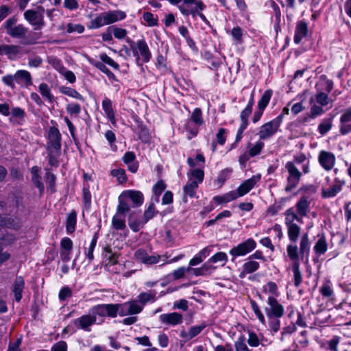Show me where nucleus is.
<instances>
[{
	"instance_id": "1",
	"label": "nucleus",
	"mask_w": 351,
	"mask_h": 351,
	"mask_svg": "<svg viewBox=\"0 0 351 351\" xmlns=\"http://www.w3.org/2000/svg\"><path fill=\"white\" fill-rule=\"evenodd\" d=\"M118 201L117 213L125 214L130 210V206L133 208L141 206L143 204L144 196L139 191L126 190L120 194Z\"/></svg>"
},
{
	"instance_id": "2",
	"label": "nucleus",
	"mask_w": 351,
	"mask_h": 351,
	"mask_svg": "<svg viewBox=\"0 0 351 351\" xmlns=\"http://www.w3.org/2000/svg\"><path fill=\"white\" fill-rule=\"evenodd\" d=\"M17 19L15 17L8 19L4 25L6 34L13 38L22 40L21 43L24 45H31L36 42L27 38L28 28L23 24L16 25Z\"/></svg>"
},
{
	"instance_id": "3",
	"label": "nucleus",
	"mask_w": 351,
	"mask_h": 351,
	"mask_svg": "<svg viewBox=\"0 0 351 351\" xmlns=\"http://www.w3.org/2000/svg\"><path fill=\"white\" fill-rule=\"evenodd\" d=\"M2 82L12 89L15 88V83L21 88H28L33 84L31 73L27 70H18L14 75H6L2 77Z\"/></svg>"
},
{
	"instance_id": "4",
	"label": "nucleus",
	"mask_w": 351,
	"mask_h": 351,
	"mask_svg": "<svg viewBox=\"0 0 351 351\" xmlns=\"http://www.w3.org/2000/svg\"><path fill=\"white\" fill-rule=\"evenodd\" d=\"M134 56L136 58V62L138 64L141 65L143 63L148 62L151 58L152 53L149 47L144 39L138 40L136 42L132 40L130 38L127 39Z\"/></svg>"
},
{
	"instance_id": "5",
	"label": "nucleus",
	"mask_w": 351,
	"mask_h": 351,
	"mask_svg": "<svg viewBox=\"0 0 351 351\" xmlns=\"http://www.w3.org/2000/svg\"><path fill=\"white\" fill-rule=\"evenodd\" d=\"M45 11V8L40 5L36 10H27L23 16L30 25L35 27L36 30H39L45 25L44 21Z\"/></svg>"
},
{
	"instance_id": "6",
	"label": "nucleus",
	"mask_w": 351,
	"mask_h": 351,
	"mask_svg": "<svg viewBox=\"0 0 351 351\" xmlns=\"http://www.w3.org/2000/svg\"><path fill=\"white\" fill-rule=\"evenodd\" d=\"M282 123V115L278 116L273 120L263 124L258 133L260 139L265 140L271 138L278 131Z\"/></svg>"
},
{
	"instance_id": "7",
	"label": "nucleus",
	"mask_w": 351,
	"mask_h": 351,
	"mask_svg": "<svg viewBox=\"0 0 351 351\" xmlns=\"http://www.w3.org/2000/svg\"><path fill=\"white\" fill-rule=\"evenodd\" d=\"M256 247V243L252 238H249L237 246L233 247L229 252L230 254L232 256V261H234L237 256H245L251 252Z\"/></svg>"
},
{
	"instance_id": "8",
	"label": "nucleus",
	"mask_w": 351,
	"mask_h": 351,
	"mask_svg": "<svg viewBox=\"0 0 351 351\" xmlns=\"http://www.w3.org/2000/svg\"><path fill=\"white\" fill-rule=\"evenodd\" d=\"M285 168L289 173L287 185L285 188V191L287 192H290L298 184L302 176V173L292 162H287Z\"/></svg>"
},
{
	"instance_id": "9",
	"label": "nucleus",
	"mask_w": 351,
	"mask_h": 351,
	"mask_svg": "<svg viewBox=\"0 0 351 351\" xmlns=\"http://www.w3.org/2000/svg\"><path fill=\"white\" fill-rule=\"evenodd\" d=\"M268 306L265 308V312L267 318L271 317H281L285 313L284 307L273 296L268 298Z\"/></svg>"
},
{
	"instance_id": "10",
	"label": "nucleus",
	"mask_w": 351,
	"mask_h": 351,
	"mask_svg": "<svg viewBox=\"0 0 351 351\" xmlns=\"http://www.w3.org/2000/svg\"><path fill=\"white\" fill-rule=\"evenodd\" d=\"M90 313L95 317H116V309L114 304H102L94 306L90 309Z\"/></svg>"
},
{
	"instance_id": "11",
	"label": "nucleus",
	"mask_w": 351,
	"mask_h": 351,
	"mask_svg": "<svg viewBox=\"0 0 351 351\" xmlns=\"http://www.w3.org/2000/svg\"><path fill=\"white\" fill-rule=\"evenodd\" d=\"M61 150V134L59 130L51 127L49 130V141L47 144V150Z\"/></svg>"
},
{
	"instance_id": "12",
	"label": "nucleus",
	"mask_w": 351,
	"mask_h": 351,
	"mask_svg": "<svg viewBox=\"0 0 351 351\" xmlns=\"http://www.w3.org/2000/svg\"><path fill=\"white\" fill-rule=\"evenodd\" d=\"M95 316L91 313L88 315H84L79 318L73 320V324L79 329H82L85 331H90V326L96 323Z\"/></svg>"
},
{
	"instance_id": "13",
	"label": "nucleus",
	"mask_w": 351,
	"mask_h": 351,
	"mask_svg": "<svg viewBox=\"0 0 351 351\" xmlns=\"http://www.w3.org/2000/svg\"><path fill=\"white\" fill-rule=\"evenodd\" d=\"M345 180L336 178L334 180L333 184L328 189H322V196L323 198H330L336 196L339 193L342 186L345 184Z\"/></svg>"
},
{
	"instance_id": "14",
	"label": "nucleus",
	"mask_w": 351,
	"mask_h": 351,
	"mask_svg": "<svg viewBox=\"0 0 351 351\" xmlns=\"http://www.w3.org/2000/svg\"><path fill=\"white\" fill-rule=\"evenodd\" d=\"M339 132L346 135L351 132V107L343 110L340 117Z\"/></svg>"
},
{
	"instance_id": "15",
	"label": "nucleus",
	"mask_w": 351,
	"mask_h": 351,
	"mask_svg": "<svg viewBox=\"0 0 351 351\" xmlns=\"http://www.w3.org/2000/svg\"><path fill=\"white\" fill-rule=\"evenodd\" d=\"M318 160L321 166L326 171L331 170L335 163V155L327 151H321L319 154Z\"/></svg>"
},
{
	"instance_id": "16",
	"label": "nucleus",
	"mask_w": 351,
	"mask_h": 351,
	"mask_svg": "<svg viewBox=\"0 0 351 351\" xmlns=\"http://www.w3.org/2000/svg\"><path fill=\"white\" fill-rule=\"evenodd\" d=\"M261 176H252V178L245 180L237 189L236 195L238 198L239 197H242L247 194L251 189L254 188L256 182L259 180Z\"/></svg>"
},
{
	"instance_id": "17",
	"label": "nucleus",
	"mask_w": 351,
	"mask_h": 351,
	"mask_svg": "<svg viewBox=\"0 0 351 351\" xmlns=\"http://www.w3.org/2000/svg\"><path fill=\"white\" fill-rule=\"evenodd\" d=\"M160 321L168 325H178L182 323L183 316L177 312L164 313L160 315Z\"/></svg>"
},
{
	"instance_id": "18",
	"label": "nucleus",
	"mask_w": 351,
	"mask_h": 351,
	"mask_svg": "<svg viewBox=\"0 0 351 351\" xmlns=\"http://www.w3.org/2000/svg\"><path fill=\"white\" fill-rule=\"evenodd\" d=\"M206 326V325L204 323H202L199 326H191L188 332L182 330L180 332V337L184 339L185 342L188 341L200 334Z\"/></svg>"
},
{
	"instance_id": "19",
	"label": "nucleus",
	"mask_w": 351,
	"mask_h": 351,
	"mask_svg": "<svg viewBox=\"0 0 351 351\" xmlns=\"http://www.w3.org/2000/svg\"><path fill=\"white\" fill-rule=\"evenodd\" d=\"M21 47L15 45H1L0 55H6L10 60H13L21 53Z\"/></svg>"
},
{
	"instance_id": "20",
	"label": "nucleus",
	"mask_w": 351,
	"mask_h": 351,
	"mask_svg": "<svg viewBox=\"0 0 351 351\" xmlns=\"http://www.w3.org/2000/svg\"><path fill=\"white\" fill-rule=\"evenodd\" d=\"M103 14L104 20H105L106 25L114 23L126 17L125 13L121 10L108 11L103 12Z\"/></svg>"
},
{
	"instance_id": "21",
	"label": "nucleus",
	"mask_w": 351,
	"mask_h": 351,
	"mask_svg": "<svg viewBox=\"0 0 351 351\" xmlns=\"http://www.w3.org/2000/svg\"><path fill=\"white\" fill-rule=\"evenodd\" d=\"M308 33V25L307 23L304 21H300L297 23L294 42L296 44H299L302 39L307 36Z\"/></svg>"
},
{
	"instance_id": "22",
	"label": "nucleus",
	"mask_w": 351,
	"mask_h": 351,
	"mask_svg": "<svg viewBox=\"0 0 351 351\" xmlns=\"http://www.w3.org/2000/svg\"><path fill=\"white\" fill-rule=\"evenodd\" d=\"M310 202L308 197L304 195L300 197L299 201L295 204V208L299 215L305 217L309 212Z\"/></svg>"
},
{
	"instance_id": "23",
	"label": "nucleus",
	"mask_w": 351,
	"mask_h": 351,
	"mask_svg": "<svg viewBox=\"0 0 351 351\" xmlns=\"http://www.w3.org/2000/svg\"><path fill=\"white\" fill-rule=\"evenodd\" d=\"M198 188V182L195 180H189L187 184L184 186V197L183 201L184 202H187L186 197L189 196L190 197H193L195 195L197 189Z\"/></svg>"
},
{
	"instance_id": "24",
	"label": "nucleus",
	"mask_w": 351,
	"mask_h": 351,
	"mask_svg": "<svg viewBox=\"0 0 351 351\" xmlns=\"http://www.w3.org/2000/svg\"><path fill=\"white\" fill-rule=\"evenodd\" d=\"M25 282L23 278L21 276H18L16 278L12 291L14 293L15 300L16 302H20L22 298V292L24 289Z\"/></svg>"
},
{
	"instance_id": "25",
	"label": "nucleus",
	"mask_w": 351,
	"mask_h": 351,
	"mask_svg": "<svg viewBox=\"0 0 351 351\" xmlns=\"http://www.w3.org/2000/svg\"><path fill=\"white\" fill-rule=\"evenodd\" d=\"M259 268V263L253 260H249L243 265V270L239 274L240 278H244L246 274H252Z\"/></svg>"
},
{
	"instance_id": "26",
	"label": "nucleus",
	"mask_w": 351,
	"mask_h": 351,
	"mask_svg": "<svg viewBox=\"0 0 351 351\" xmlns=\"http://www.w3.org/2000/svg\"><path fill=\"white\" fill-rule=\"evenodd\" d=\"M136 213H131L128 216V226L130 229L134 232H137L140 230L141 228L146 223L144 222V219H138L134 218V215Z\"/></svg>"
},
{
	"instance_id": "27",
	"label": "nucleus",
	"mask_w": 351,
	"mask_h": 351,
	"mask_svg": "<svg viewBox=\"0 0 351 351\" xmlns=\"http://www.w3.org/2000/svg\"><path fill=\"white\" fill-rule=\"evenodd\" d=\"M102 108L111 123L114 125L116 123L114 113L112 107V102L108 98H106L103 100Z\"/></svg>"
},
{
	"instance_id": "28",
	"label": "nucleus",
	"mask_w": 351,
	"mask_h": 351,
	"mask_svg": "<svg viewBox=\"0 0 351 351\" xmlns=\"http://www.w3.org/2000/svg\"><path fill=\"white\" fill-rule=\"evenodd\" d=\"M310 252L309 239L307 233L302 235L300 243V254L302 258H308Z\"/></svg>"
},
{
	"instance_id": "29",
	"label": "nucleus",
	"mask_w": 351,
	"mask_h": 351,
	"mask_svg": "<svg viewBox=\"0 0 351 351\" xmlns=\"http://www.w3.org/2000/svg\"><path fill=\"white\" fill-rule=\"evenodd\" d=\"M77 221V214L75 210H72L67 216L66 220V229L69 234L75 231Z\"/></svg>"
},
{
	"instance_id": "30",
	"label": "nucleus",
	"mask_w": 351,
	"mask_h": 351,
	"mask_svg": "<svg viewBox=\"0 0 351 351\" xmlns=\"http://www.w3.org/2000/svg\"><path fill=\"white\" fill-rule=\"evenodd\" d=\"M89 62L98 69L99 71L105 73L109 78L115 80V75L114 73L109 70V69L100 61H96L93 59H88Z\"/></svg>"
},
{
	"instance_id": "31",
	"label": "nucleus",
	"mask_w": 351,
	"mask_h": 351,
	"mask_svg": "<svg viewBox=\"0 0 351 351\" xmlns=\"http://www.w3.org/2000/svg\"><path fill=\"white\" fill-rule=\"evenodd\" d=\"M333 117L324 119L318 125V131L321 135H325L332 126Z\"/></svg>"
},
{
	"instance_id": "32",
	"label": "nucleus",
	"mask_w": 351,
	"mask_h": 351,
	"mask_svg": "<svg viewBox=\"0 0 351 351\" xmlns=\"http://www.w3.org/2000/svg\"><path fill=\"white\" fill-rule=\"evenodd\" d=\"M288 228V237L292 242H296L300 233V228L296 223L286 225Z\"/></svg>"
},
{
	"instance_id": "33",
	"label": "nucleus",
	"mask_w": 351,
	"mask_h": 351,
	"mask_svg": "<svg viewBox=\"0 0 351 351\" xmlns=\"http://www.w3.org/2000/svg\"><path fill=\"white\" fill-rule=\"evenodd\" d=\"M237 198L236 191H232L221 196H215L214 197L213 199L216 203L220 204L228 203L230 201L236 199Z\"/></svg>"
},
{
	"instance_id": "34",
	"label": "nucleus",
	"mask_w": 351,
	"mask_h": 351,
	"mask_svg": "<svg viewBox=\"0 0 351 351\" xmlns=\"http://www.w3.org/2000/svg\"><path fill=\"white\" fill-rule=\"evenodd\" d=\"M328 249V244L324 237H320L314 246V250L316 254L321 255L324 254Z\"/></svg>"
},
{
	"instance_id": "35",
	"label": "nucleus",
	"mask_w": 351,
	"mask_h": 351,
	"mask_svg": "<svg viewBox=\"0 0 351 351\" xmlns=\"http://www.w3.org/2000/svg\"><path fill=\"white\" fill-rule=\"evenodd\" d=\"M292 270L293 272L294 285L298 287L302 282V274L300 270V262L293 263Z\"/></svg>"
},
{
	"instance_id": "36",
	"label": "nucleus",
	"mask_w": 351,
	"mask_h": 351,
	"mask_svg": "<svg viewBox=\"0 0 351 351\" xmlns=\"http://www.w3.org/2000/svg\"><path fill=\"white\" fill-rule=\"evenodd\" d=\"M272 92L271 90H267L264 92L263 95L261 96L260 100L258 102V109L264 110L265 108L267 106L271 97Z\"/></svg>"
},
{
	"instance_id": "37",
	"label": "nucleus",
	"mask_w": 351,
	"mask_h": 351,
	"mask_svg": "<svg viewBox=\"0 0 351 351\" xmlns=\"http://www.w3.org/2000/svg\"><path fill=\"white\" fill-rule=\"evenodd\" d=\"M189 180L198 182V184L202 182L204 178V172L202 169H195L187 173Z\"/></svg>"
},
{
	"instance_id": "38",
	"label": "nucleus",
	"mask_w": 351,
	"mask_h": 351,
	"mask_svg": "<svg viewBox=\"0 0 351 351\" xmlns=\"http://www.w3.org/2000/svg\"><path fill=\"white\" fill-rule=\"evenodd\" d=\"M121 213L117 212L116 215L112 217V226L115 230H121L125 229L126 227L125 219L121 217Z\"/></svg>"
},
{
	"instance_id": "39",
	"label": "nucleus",
	"mask_w": 351,
	"mask_h": 351,
	"mask_svg": "<svg viewBox=\"0 0 351 351\" xmlns=\"http://www.w3.org/2000/svg\"><path fill=\"white\" fill-rule=\"evenodd\" d=\"M60 91L66 95H68L69 97H71L73 98L84 101V97L75 89L66 87V86H62L60 88Z\"/></svg>"
},
{
	"instance_id": "40",
	"label": "nucleus",
	"mask_w": 351,
	"mask_h": 351,
	"mask_svg": "<svg viewBox=\"0 0 351 351\" xmlns=\"http://www.w3.org/2000/svg\"><path fill=\"white\" fill-rule=\"evenodd\" d=\"M285 224L290 225L294 224L293 222L295 220L300 222L302 221L301 218L293 211V208H289L285 212Z\"/></svg>"
},
{
	"instance_id": "41",
	"label": "nucleus",
	"mask_w": 351,
	"mask_h": 351,
	"mask_svg": "<svg viewBox=\"0 0 351 351\" xmlns=\"http://www.w3.org/2000/svg\"><path fill=\"white\" fill-rule=\"evenodd\" d=\"M60 156V151L59 150H47L49 165L51 167H57L58 165V158Z\"/></svg>"
},
{
	"instance_id": "42",
	"label": "nucleus",
	"mask_w": 351,
	"mask_h": 351,
	"mask_svg": "<svg viewBox=\"0 0 351 351\" xmlns=\"http://www.w3.org/2000/svg\"><path fill=\"white\" fill-rule=\"evenodd\" d=\"M103 255L105 258L108 260L109 263L112 265L117 263L118 256L116 253L112 252V249L110 246H106L104 248Z\"/></svg>"
},
{
	"instance_id": "43",
	"label": "nucleus",
	"mask_w": 351,
	"mask_h": 351,
	"mask_svg": "<svg viewBox=\"0 0 351 351\" xmlns=\"http://www.w3.org/2000/svg\"><path fill=\"white\" fill-rule=\"evenodd\" d=\"M156 293L154 291H150L149 293H146V292L141 293L138 297V302L141 304H142V305H145L146 303H147L148 302H149L151 300L154 301L155 298H156Z\"/></svg>"
},
{
	"instance_id": "44",
	"label": "nucleus",
	"mask_w": 351,
	"mask_h": 351,
	"mask_svg": "<svg viewBox=\"0 0 351 351\" xmlns=\"http://www.w3.org/2000/svg\"><path fill=\"white\" fill-rule=\"evenodd\" d=\"M190 120L194 123L196 125H201L204 123V119L202 118V110L199 108H196L190 118Z\"/></svg>"
},
{
	"instance_id": "45",
	"label": "nucleus",
	"mask_w": 351,
	"mask_h": 351,
	"mask_svg": "<svg viewBox=\"0 0 351 351\" xmlns=\"http://www.w3.org/2000/svg\"><path fill=\"white\" fill-rule=\"evenodd\" d=\"M98 235L97 233H95L92 239V241L90 243V245L88 248V250L85 252V254L89 261H92L94 258L93 256V251L96 246L97 242Z\"/></svg>"
},
{
	"instance_id": "46",
	"label": "nucleus",
	"mask_w": 351,
	"mask_h": 351,
	"mask_svg": "<svg viewBox=\"0 0 351 351\" xmlns=\"http://www.w3.org/2000/svg\"><path fill=\"white\" fill-rule=\"evenodd\" d=\"M106 25V21L104 20V14L101 13L90 21L88 28L97 29Z\"/></svg>"
},
{
	"instance_id": "47",
	"label": "nucleus",
	"mask_w": 351,
	"mask_h": 351,
	"mask_svg": "<svg viewBox=\"0 0 351 351\" xmlns=\"http://www.w3.org/2000/svg\"><path fill=\"white\" fill-rule=\"evenodd\" d=\"M83 202L85 204V207L88 209L91 204V194L89 191V186L84 184L83 187Z\"/></svg>"
},
{
	"instance_id": "48",
	"label": "nucleus",
	"mask_w": 351,
	"mask_h": 351,
	"mask_svg": "<svg viewBox=\"0 0 351 351\" xmlns=\"http://www.w3.org/2000/svg\"><path fill=\"white\" fill-rule=\"evenodd\" d=\"M114 305L116 309V317L117 316V314L120 316L130 315L128 302H125L123 304H114Z\"/></svg>"
},
{
	"instance_id": "49",
	"label": "nucleus",
	"mask_w": 351,
	"mask_h": 351,
	"mask_svg": "<svg viewBox=\"0 0 351 351\" xmlns=\"http://www.w3.org/2000/svg\"><path fill=\"white\" fill-rule=\"evenodd\" d=\"M109 30H112L114 36L117 39H123L127 35L125 29L118 27L115 25L109 26Z\"/></svg>"
},
{
	"instance_id": "50",
	"label": "nucleus",
	"mask_w": 351,
	"mask_h": 351,
	"mask_svg": "<svg viewBox=\"0 0 351 351\" xmlns=\"http://www.w3.org/2000/svg\"><path fill=\"white\" fill-rule=\"evenodd\" d=\"M228 261V256L225 252H220L214 254L212 257L208 259V262L211 263H217V262H223L224 265Z\"/></svg>"
},
{
	"instance_id": "51",
	"label": "nucleus",
	"mask_w": 351,
	"mask_h": 351,
	"mask_svg": "<svg viewBox=\"0 0 351 351\" xmlns=\"http://www.w3.org/2000/svg\"><path fill=\"white\" fill-rule=\"evenodd\" d=\"M156 212L155 210V206L154 203H151L148 208L145 210L143 214L144 222L147 223L149 219H152Z\"/></svg>"
},
{
	"instance_id": "52",
	"label": "nucleus",
	"mask_w": 351,
	"mask_h": 351,
	"mask_svg": "<svg viewBox=\"0 0 351 351\" xmlns=\"http://www.w3.org/2000/svg\"><path fill=\"white\" fill-rule=\"evenodd\" d=\"M287 254L289 258L293 261V263L299 262L298 260V251L296 245H289L287 246Z\"/></svg>"
},
{
	"instance_id": "53",
	"label": "nucleus",
	"mask_w": 351,
	"mask_h": 351,
	"mask_svg": "<svg viewBox=\"0 0 351 351\" xmlns=\"http://www.w3.org/2000/svg\"><path fill=\"white\" fill-rule=\"evenodd\" d=\"M251 306L252 308V310L254 311L255 315L258 317V320L263 324H265V319L261 311L260 310L259 306L256 304V302L254 300H251L250 302Z\"/></svg>"
},
{
	"instance_id": "54",
	"label": "nucleus",
	"mask_w": 351,
	"mask_h": 351,
	"mask_svg": "<svg viewBox=\"0 0 351 351\" xmlns=\"http://www.w3.org/2000/svg\"><path fill=\"white\" fill-rule=\"evenodd\" d=\"M130 315L138 314L143 310V306L138 304L136 300L128 302Z\"/></svg>"
},
{
	"instance_id": "55",
	"label": "nucleus",
	"mask_w": 351,
	"mask_h": 351,
	"mask_svg": "<svg viewBox=\"0 0 351 351\" xmlns=\"http://www.w3.org/2000/svg\"><path fill=\"white\" fill-rule=\"evenodd\" d=\"M40 94L49 99L50 101L53 99V95L50 93V89L46 83H41L38 86Z\"/></svg>"
},
{
	"instance_id": "56",
	"label": "nucleus",
	"mask_w": 351,
	"mask_h": 351,
	"mask_svg": "<svg viewBox=\"0 0 351 351\" xmlns=\"http://www.w3.org/2000/svg\"><path fill=\"white\" fill-rule=\"evenodd\" d=\"M99 58L101 62L104 64H107L109 66H112L114 69H119V65L118 63L114 62L111 58H110L106 53H103L100 54Z\"/></svg>"
},
{
	"instance_id": "57",
	"label": "nucleus",
	"mask_w": 351,
	"mask_h": 351,
	"mask_svg": "<svg viewBox=\"0 0 351 351\" xmlns=\"http://www.w3.org/2000/svg\"><path fill=\"white\" fill-rule=\"evenodd\" d=\"M111 175L117 178L120 183H123L126 180L125 171L123 169H112L111 171Z\"/></svg>"
},
{
	"instance_id": "58",
	"label": "nucleus",
	"mask_w": 351,
	"mask_h": 351,
	"mask_svg": "<svg viewBox=\"0 0 351 351\" xmlns=\"http://www.w3.org/2000/svg\"><path fill=\"white\" fill-rule=\"evenodd\" d=\"M245 337L241 336L234 343L236 351H251L245 343Z\"/></svg>"
},
{
	"instance_id": "59",
	"label": "nucleus",
	"mask_w": 351,
	"mask_h": 351,
	"mask_svg": "<svg viewBox=\"0 0 351 351\" xmlns=\"http://www.w3.org/2000/svg\"><path fill=\"white\" fill-rule=\"evenodd\" d=\"M280 317H271V318L269 319V327L271 329V331L276 332L278 331L280 326V322L279 320Z\"/></svg>"
},
{
	"instance_id": "60",
	"label": "nucleus",
	"mask_w": 351,
	"mask_h": 351,
	"mask_svg": "<svg viewBox=\"0 0 351 351\" xmlns=\"http://www.w3.org/2000/svg\"><path fill=\"white\" fill-rule=\"evenodd\" d=\"M315 99L316 101L322 106H325L329 103L328 94L323 92H319L315 96Z\"/></svg>"
},
{
	"instance_id": "61",
	"label": "nucleus",
	"mask_w": 351,
	"mask_h": 351,
	"mask_svg": "<svg viewBox=\"0 0 351 351\" xmlns=\"http://www.w3.org/2000/svg\"><path fill=\"white\" fill-rule=\"evenodd\" d=\"M264 147V143L262 141H258L254 147L250 149L248 153L252 157H254L257 155H258L262 149Z\"/></svg>"
},
{
	"instance_id": "62",
	"label": "nucleus",
	"mask_w": 351,
	"mask_h": 351,
	"mask_svg": "<svg viewBox=\"0 0 351 351\" xmlns=\"http://www.w3.org/2000/svg\"><path fill=\"white\" fill-rule=\"evenodd\" d=\"M66 31L68 33L77 32L81 34L84 32V27L81 24H74L70 23L67 25Z\"/></svg>"
},
{
	"instance_id": "63",
	"label": "nucleus",
	"mask_w": 351,
	"mask_h": 351,
	"mask_svg": "<svg viewBox=\"0 0 351 351\" xmlns=\"http://www.w3.org/2000/svg\"><path fill=\"white\" fill-rule=\"evenodd\" d=\"M148 254L143 249H138L135 252L134 257L136 261L141 262L142 263L145 264Z\"/></svg>"
},
{
	"instance_id": "64",
	"label": "nucleus",
	"mask_w": 351,
	"mask_h": 351,
	"mask_svg": "<svg viewBox=\"0 0 351 351\" xmlns=\"http://www.w3.org/2000/svg\"><path fill=\"white\" fill-rule=\"evenodd\" d=\"M10 113L13 118H18L20 120H23L25 116L24 110L19 107L13 108Z\"/></svg>"
}]
</instances>
